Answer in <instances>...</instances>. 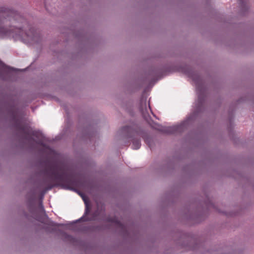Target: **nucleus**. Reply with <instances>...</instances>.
Instances as JSON below:
<instances>
[{
    "label": "nucleus",
    "mask_w": 254,
    "mask_h": 254,
    "mask_svg": "<svg viewBox=\"0 0 254 254\" xmlns=\"http://www.w3.org/2000/svg\"><path fill=\"white\" fill-rule=\"evenodd\" d=\"M38 144H39L40 145L44 147H47L44 144L41 142V141H39L38 143Z\"/></svg>",
    "instance_id": "obj_13"
},
{
    "label": "nucleus",
    "mask_w": 254,
    "mask_h": 254,
    "mask_svg": "<svg viewBox=\"0 0 254 254\" xmlns=\"http://www.w3.org/2000/svg\"><path fill=\"white\" fill-rule=\"evenodd\" d=\"M62 224H56L53 222H50L47 226V231L51 233H57L60 230V227L62 226Z\"/></svg>",
    "instance_id": "obj_3"
},
{
    "label": "nucleus",
    "mask_w": 254,
    "mask_h": 254,
    "mask_svg": "<svg viewBox=\"0 0 254 254\" xmlns=\"http://www.w3.org/2000/svg\"><path fill=\"white\" fill-rule=\"evenodd\" d=\"M108 220L109 222H112L117 227L121 228L122 229H124L125 228L124 225L120 221H119L116 217L108 218Z\"/></svg>",
    "instance_id": "obj_4"
},
{
    "label": "nucleus",
    "mask_w": 254,
    "mask_h": 254,
    "mask_svg": "<svg viewBox=\"0 0 254 254\" xmlns=\"http://www.w3.org/2000/svg\"><path fill=\"white\" fill-rule=\"evenodd\" d=\"M33 29H30V32H31V33H32V36L30 35L29 33H25V35L27 37H28L30 39H31V40H33V37H34V35L33 34Z\"/></svg>",
    "instance_id": "obj_9"
},
{
    "label": "nucleus",
    "mask_w": 254,
    "mask_h": 254,
    "mask_svg": "<svg viewBox=\"0 0 254 254\" xmlns=\"http://www.w3.org/2000/svg\"><path fill=\"white\" fill-rule=\"evenodd\" d=\"M130 129H131V128L129 127H123L122 130L124 131H125L128 132V131H130Z\"/></svg>",
    "instance_id": "obj_11"
},
{
    "label": "nucleus",
    "mask_w": 254,
    "mask_h": 254,
    "mask_svg": "<svg viewBox=\"0 0 254 254\" xmlns=\"http://www.w3.org/2000/svg\"><path fill=\"white\" fill-rule=\"evenodd\" d=\"M0 66L1 68V69L4 71H11L13 70V68L7 67L5 64H4L3 63H2L1 62H0Z\"/></svg>",
    "instance_id": "obj_8"
},
{
    "label": "nucleus",
    "mask_w": 254,
    "mask_h": 254,
    "mask_svg": "<svg viewBox=\"0 0 254 254\" xmlns=\"http://www.w3.org/2000/svg\"><path fill=\"white\" fill-rule=\"evenodd\" d=\"M18 128L22 132L26 134L27 132L26 130V128L24 127H19Z\"/></svg>",
    "instance_id": "obj_10"
},
{
    "label": "nucleus",
    "mask_w": 254,
    "mask_h": 254,
    "mask_svg": "<svg viewBox=\"0 0 254 254\" xmlns=\"http://www.w3.org/2000/svg\"><path fill=\"white\" fill-rule=\"evenodd\" d=\"M32 134H33V135H34V136H36V133H35V132H33V133H32Z\"/></svg>",
    "instance_id": "obj_15"
},
{
    "label": "nucleus",
    "mask_w": 254,
    "mask_h": 254,
    "mask_svg": "<svg viewBox=\"0 0 254 254\" xmlns=\"http://www.w3.org/2000/svg\"><path fill=\"white\" fill-rule=\"evenodd\" d=\"M63 237L65 241H69V242L72 243L74 241V238L71 236L67 235L66 233H63Z\"/></svg>",
    "instance_id": "obj_6"
},
{
    "label": "nucleus",
    "mask_w": 254,
    "mask_h": 254,
    "mask_svg": "<svg viewBox=\"0 0 254 254\" xmlns=\"http://www.w3.org/2000/svg\"><path fill=\"white\" fill-rule=\"evenodd\" d=\"M141 146L140 141L139 139H134L132 140V148L133 149H138Z\"/></svg>",
    "instance_id": "obj_5"
},
{
    "label": "nucleus",
    "mask_w": 254,
    "mask_h": 254,
    "mask_svg": "<svg viewBox=\"0 0 254 254\" xmlns=\"http://www.w3.org/2000/svg\"><path fill=\"white\" fill-rule=\"evenodd\" d=\"M21 18L17 11L4 7L0 8V37L12 36L24 38L23 31L20 28H14L8 30L2 26V23L7 24V21L18 20Z\"/></svg>",
    "instance_id": "obj_1"
},
{
    "label": "nucleus",
    "mask_w": 254,
    "mask_h": 254,
    "mask_svg": "<svg viewBox=\"0 0 254 254\" xmlns=\"http://www.w3.org/2000/svg\"><path fill=\"white\" fill-rule=\"evenodd\" d=\"M178 127L174 126L172 127H169L165 129L164 131L167 133H173L178 130Z\"/></svg>",
    "instance_id": "obj_7"
},
{
    "label": "nucleus",
    "mask_w": 254,
    "mask_h": 254,
    "mask_svg": "<svg viewBox=\"0 0 254 254\" xmlns=\"http://www.w3.org/2000/svg\"><path fill=\"white\" fill-rule=\"evenodd\" d=\"M54 187V185H49L48 187H47V190H51L53 188V187Z\"/></svg>",
    "instance_id": "obj_14"
},
{
    "label": "nucleus",
    "mask_w": 254,
    "mask_h": 254,
    "mask_svg": "<svg viewBox=\"0 0 254 254\" xmlns=\"http://www.w3.org/2000/svg\"><path fill=\"white\" fill-rule=\"evenodd\" d=\"M84 200L85 203V204H86L85 213H88V211H89V210H88V206H87V203H86V202L85 201V200L84 199Z\"/></svg>",
    "instance_id": "obj_12"
},
{
    "label": "nucleus",
    "mask_w": 254,
    "mask_h": 254,
    "mask_svg": "<svg viewBox=\"0 0 254 254\" xmlns=\"http://www.w3.org/2000/svg\"><path fill=\"white\" fill-rule=\"evenodd\" d=\"M46 175L57 184L66 183L69 180L66 168L63 165H54L45 170Z\"/></svg>",
    "instance_id": "obj_2"
}]
</instances>
